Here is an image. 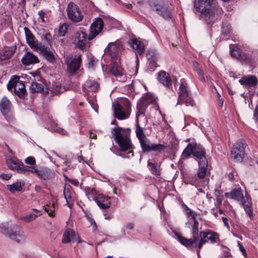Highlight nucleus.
<instances>
[{
	"mask_svg": "<svg viewBox=\"0 0 258 258\" xmlns=\"http://www.w3.org/2000/svg\"><path fill=\"white\" fill-rule=\"evenodd\" d=\"M192 155L199 164L208 163L205 150L200 145L195 144Z\"/></svg>",
	"mask_w": 258,
	"mask_h": 258,
	"instance_id": "18",
	"label": "nucleus"
},
{
	"mask_svg": "<svg viewBox=\"0 0 258 258\" xmlns=\"http://www.w3.org/2000/svg\"><path fill=\"white\" fill-rule=\"evenodd\" d=\"M8 166L12 170H16L18 173H21L23 163H20L18 160L12 158L8 159L6 161Z\"/></svg>",
	"mask_w": 258,
	"mask_h": 258,
	"instance_id": "27",
	"label": "nucleus"
},
{
	"mask_svg": "<svg viewBox=\"0 0 258 258\" xmlns=\"http://www.w3.org/2000/svg\"><path fill=\"white\" fill-rule=\"evenodd\" d=\"M196 71L198 74L199 80L202 82H204L205 79L203 71L201 69V68H198L196 69Z\"/></svg>",
	"mask_w": 258,
	"mask_h": 258,
	"instance_id": "51",
	"label": "nucleus"
},
{
	"mask_svg": "<svg viewBox=\"0 0 258 258\" xmlns=\"http://www.w3.org/2000/svg\"><path fill=\"white\" fill-rule=\"evenodd\" d=\"M41 215L42 213H39V214H34V213L32 212H29V213L21 216L20 219L24 222L30 223Z\"/></svg>",
	"mask_w": 258,
	"mask_h": 258,
	"instance_id": "37",
	"label": "nucleus"
},
{
	"mask_svg": "<svg viewBox=\"0 0 258 258\" xmlns=\"http://www.w3.org/2000/svg\"><path fill=\"white\" fill-rule=\"evenodd\" d=\"M118 102L124 110L131 111V103L128 99L126 98H121Z\"/></svg>",
	"mask_w": 258,
	"mask_h": 258,
	"instance_id": "44",
	"label": "nucleus"
},
{
	"mask_svg": "<svg viewBox=\"0 0 258 258\" xmlns=\"http://www.w3.org/2000/svg\"><path fill=\"white\" fill-rule=\"evenodd\" d=\"M11 102L7 97L3 98L0 102V110L3 114L8 112L11 107Z\"/></svg>",
	"mask_w": 258,
	"mask_h": 258,
	"instance_id": "34",
	"label": "nucleus"
},
{
	"mask_svg": "<svg viewBox=\"0 0 258 258\" xmlns=\"http://www.w3.org/2000/svg\"><path fill=\"white\" fill-rule=\"evenodd\" d=\"M24 183L22 181H17L13 184L7 185V189L11 192L15 193L16 191L20 192L23 190Z\"/></svg>",
	"mask_w": 258,
	"mask_h": 258,
	"instance_id": "32",
	"label": "nucleus"
},
{
	"mask_svg": "<svg viewBox=\"0 0 258 258\" xmlns=\"http://www.w3.org/2000/svg\"><path fill=\"white\" fill-rule=\"evenodd\" d=\"M111 135L118 144L119 150L125 151L133 148V145L130 138L131 130L129 128L114 127L111 130Z\"/></svg>",
	"mask_w": 258,
	"mask_h": 258,
	"instance_id": "3",
	"label": "nucleus"
},
{
	"mask_svg": "<svg viewBox=\"0 0 258 258\" xmlns=\"http://www.w3.org/2000/svg\"><path fill=\"white\" fill-rule=\"evenodd\" d=\"M82 55H76L72 59V57L67 56L65 59V62L67 64V70L71 74L75 73L80 68L81 64Z\"/></svg>",
	"mask_w": 258,
	"mask_h": 258,
	"instance_id": "14",
	"label": "nucleus"
},
{
	"mask_svg": "<svg viewBox=\"0 0 258 258\" xmlns=\"http://www.w3.org/2000/svg\"><path fill=\"white\" fill-rule=\"evenodd\" d=\"M178 101L177 104H185L186 106H194L195 102L192 99L187 84L184 79L180 80V84L178 91Z\"/></svg>",
	"mask_w": 258,
	"mask_h": 258,
	"instance_id": "4",
	"label": "nucleus"
},
{
	"mask_svg": "<svg viewBox=\"0 0 258 258\" xmlns=\"http://www.w3.org/2000/svg\"><path fill=\"white\" fill-rule=\"evenodd\" d=\"M43 90L42 85L38 83L33 82L31 84L30 90L31 93H38L42 91Z\"/></svg>",
	"mask_w": 258,
	"mask_h": 258,
	"instance_id": "42",
	"label": "nucleus"
},
{
	"mask_svg": "<svg viewBox=\"0 0 258 258\" xmlns=\"http://www.w3.org/2000/svg\"><path fill=\"white\" fill-rule=\"evenodd\" d=\"M71 240L74 241H76L78 243H81L82 241L78 233H77L74 230L68 228L67 229L62 235V243H68L71 241Z\"/></svg>",
	"mask_w": 258,
	"mask_h": 258,
	"instance_id": "16",
	"label": "nucleus"
},
{
	"mask_svg": "<svg viewBox=\"0 0 258 258\" xmlns=\"http://www.w3.org/2000/svg\"><path fill=\"white\" fill-rule=\"evenodd\" d=\"M147 166L151 172L155 175L161 174V168L160 163H154L151 161H148Z\"/></svg>",
	"mask_w": 258,
	"mask_h": 258,
	"instance_id": "29",
	"label": "nucleus"
},
{
	"mask_svg": "<svg viewBox=\"0 0 258 258\" xmlns=\"http://www.w3.org/2000/svg\"><path fill=\"white\" fill-rule=\"evenodd\" d=\"M239 83L246 87H252L257 85L258 80L254 76L247 75L242 77L239 80Z\"/></svg>",
	"mask_w": 258,
	"mask_h": 258,
	"instance_id": "21",
	"label": "nucleus"
},
{
	"mask_svg": "<svg viewBox=\"0 0 258 258\" xmlns=\"http://www.w3.org/2000/svg\"><path fill=\"white\" fill-rule=\"evenodd\" d=\"M156 97L151 93L145 94L138 101L137 104V113L138 115L145 116L146 109L149 104L156 102Z\"/></svg>",
	"mask_w": 258,
	"mask_h": 258,
	"instance_id": "7",
	"label": "nucleus"
},
{
	"mask_svg": "<svg viewBox=\"0 0 258 258\" xmlns=\"http://www.w3.org/2000/svg\"><path fill=\"white\" fill-rule=\"evenodd\" d=\"M142 149L144 152H149L151 151L160 153L166 149V146L161 144L152 143L146 137L139 141Z\"/></svg>",
	"mask_w": 258,
	"mask_h": 258,
	"instance_id": "12",
	"label": "nucleus"
},
{
	"mask_svg": "<svg viewBox=\"0 0 258 258\" xmlns=\"http://www.w3.org/2000/svg\"><path fill=\"white\" fill-rule=\"evenodd\" d=\"M40 52L44 56V57L49 62L53 63L55 61V57L53 52L50 50L48 47H46L44 44L40 45V47L38 49Z\"/></svg>",
	"mask_w": 258,
	"mask_h": 258,
	"instance_id": "24",
	"label": "nucleus"
},
{
	"mask_svg": "<svg viewBox=\"0 0 258 258\" xmlns=\"http://www.w3.org/2000/svg\"><path fill=\"white\" fill-rule=\"evenodd\" d=\"M96 202L97 205L101 209H106L109 208L110 206V203H104L101 201V200H96Z\"/></svg>",
	"mask_w": 258,
	"mask_h": 258,
	"instance_id": "47",
	"label": "nucleus"
},
{
	"mask_svg": "<svg viewBox=\"0 0 258 258\" xmlns=\"http://www.w3.org/2000/svg\"><path fill=\"white\" fill-rule=\"evenodd\" d=\"M47 127L52 132H56L62 135H66L67 134L66 131L62 128L58 127L57 123L52 120L49 121L47 123Z\"/></svg>",
	"mask_w": 258,
	"mask_h": 258,
	"instance_id": "31",
	"label": "nucleus"
},
{
	"mask_svg": "<svg viewBox=\"0 0 258 258\" xmlns=\"http://www.w3.org/2000/svg\"><path fill=\"white\" fill-rule=\"evenodd\" d=\"M123 48L121 43L119 41L110 42L105 48V52L111 56V60H120V55Z\"/></svg>",
	"mask_w": 258,
	"mask_h": 258,
	"instance_id": "10",
	"label": "nucleus"
},
{
	"mask_svg": "<svg viewBox=\"0 0 258 258\" xmlns=\"http://www.w3.org/2000/svg\"><path fill=\"white\" fill-rule=\"evenodd\" d=\"M152 58L150 59V58H148L150 64H151L153 67H156L157 66V63L155 61V59H156V57L155 56H154L153 55H152Z\"/></svg>",
	"mask_w": 258,
	"mask_h": 258,
	"instance_id": "57",
	"label": "nucleus"
},
{
	"mask_svg": "<svg viewBox=\"0 0 258 258\" xmlns=\"http://www.w3.org/2000/svg\"><path fill=\"white\" fill-rule=\"evenodd\" d=\"M67 27L65 24H60L58 26V32L59 35L61 36H64L67 32Z\"/></svg>",
	"mask_w": 258,
	"mask_h": 258,
	"instance_id": "48",
	"label": "nucleus"
},
{
	"mask_svg": "<svg viewBox=\"0 0 258 258\" xmlns=\"http://www.w3.org/2000/svg\"><path fill=\"white\" fill-rule=\"evenodd\" d=\"M6 232H7V234L11 239L19 243L24 242L25 236L22 229L20 226L14 225L11 227L9 231L5 230L3 233L6 234Z\"/></svg>",
	"mask_w": 258,
	"mask_h": 258,
	"instance_id": "11",
	"label": "nucleus"
},
{
	"mask_svg": "<svg viewBox=\"0 0 258 258\" xmlns=\"http://www.w3.org/2000/svg\"><path fill=\"white\" fill-rule=\"evenodd\" d=\"M39 62L38 57L31 52H27L22 58V62L25 66L34 64Z\"/></svg>",
	"mask_w": 258,
	"mask_h": 258,
	"instance_id": "23",
	"label": "nucleus"
},
{
	"mask_svg": "<svg viewBox=\"0 0 258 258\" xmlns=\"http://www.w3.org/2000/svg\"><path fill=\"white\" fill-rule=\"evenodd\" d=\"M231 55L234 58H238L240 56V52L239 48L233 44L229 45Z\"/></svg>",
	"mask_w": 258,
	"mask_h": 258,
	"instance_id": "43",
	"label": "nucleus"
},
{
	"mask_svg": "<svg viewBox=\"0 0 258 258\" xmlns=\"http://www.w3.org/2000/svg\"><path fill=\"white\" fill-rule=\"evenodd\" d=\"M140 116H143V115H138V114H136V120L137 126L136 130V134L139 141L146 137L144 133L143 128L139 125V119Z\"/></svg>",
	"mask_w": 258,
	"mask_h": 258,
	"instance_id": "35",
	"label": "nucleus"
},
{
	"mask_svg": "<svg viewBox=\"0 0 258 258\" xmlns=\"http://www.w3.org/2000/svg\"><path fill=\"white\" fill-rule=\"evenodd\" d=\"M69 181L72 184L76 186H78L79 185V182L78 180L76 179H69Z\"/></svg>",
	"mask_w": 258,
	"mask_h": 258,
	"instance_id": "61",
	"label": "nucleus"
},
{
	"mask_svg": "<svg viewBox=\"0 0 258 258\" xmlns=\"http://www.w3.org/2000/svg\"><path fill=\"white\" fill-rule=\"evenodd\" d=\"M15 50V46L5 47L0 50V61L9 59L14 53Z\"/></svg>",
	"mask_w": 258,
	"mask_h": 258,
	"instance_id": "26",
	"label": "nucleus"
},
{
	"mask_svg": "<svg viewBox=\"0 0 258 258\" xmlns=\"http://www.w3.org/2000/svg\"><path fill=\"white\" fill-rule=\"evenodd\" d=\"M242 205L245 212L247 213V214L250 218H252L253 217V213L251 210V203L248 202L247 203L244 202L242 203Z\"/></svg>",
	"mask_w": 258,
	"mask_h": 258,
	"instance_id": "45",
	"label": "nucleus"
},
{
	"mask_svg": "<svg viewBox=\"0 0 258 258\" xmlns=\"http://www.w3.org/2000/svg\"><path fill=\"white\" fill-rule=\"evenodd\" d=\"M48 205L46 207H44V209L45 212H48V215L50 217H52L54 216L53 212L54 211V204H53L52 205V208L50 209H49L48 208Z\"/></svg>",
	"mask_w": 258,
	"mask_h": 258,
	"instance_id": "52",
	"label": "nucleus"
},
{
	"mask_svg": "<svg viewBox=\"0 0 258 258\" xmlns=\"http://www.w3.org/2000/svg\"><path fill=\"white\" fill-rule=\"evenodd\" d=\"M194 11L208 25H213L218 21L223 11L216 0H195Z\"/></svg>",
	"mask_w": 258,
	"mask_h": 258,
	"instance_id": "1",
	"label": "nucleus"
},
{
	"mask_svg": "<svg viewBox=\"0 0 258 258\" xmlns=\"http://www.w3.org/2000/svg\"><path fill=\"white\" fill-rule=\"evenodd\" d=\"M67 15L70 20L72 22L77 23L81 22L83 18L79 7L73 2H70L67 9Z\"/></svg>",
	"mask_w": 258,
	"mask_h": 258,
	"instance_id": "13",
	"label": "nucleus"
},
{
	"mask_svg": "<svg viewBox=\"0 0 258 258\" xmlns=\"http://www.w3.org/2000/svg\"><path fill=\"white\" fill-rule=\"evenodd\" d=\"M63 196L68 207L71 208L74 200V193L70 185H65L63 189Z\"/></svg>",
	"mask_w": 258,
	"mask_h": 258,
	"instance_id": "25",
	"label": "nucleus"
},
{
	"mask_svg": "<svg viewBox=\"0 0 258 258\" xmlns=\"http://www.w3.org/2000/svg\"><path fill=\"white\" fill-rule=\"evenodd\" d=\"M116 77L117 78V80L118 81L122 82H125L126 79V76H125V74L124 73V72L122 73V74H120L119 75L116 76Z\"/></svg>",
	"mask_w": 258,
	"mask_h": 258,
	"instance_id": "56",
	"label": "nucleus"
},
{
	"mask_svg": "<svg viewBox=\"0 0 258 258\" xmlns=\"http://www.w3.org/2000/svg\"><path fill=\"white\" fill-rule=\"evenodd\" d=\"M103 21L100 18L95 19L90 26L89 36L82 31H78L72 36V42L75 46L81 50H86L89 47L88 40L93 39L101 31L103 27Z\"/></svg>",
	"mask_w": 258,
	"mask_h": 258,
	"instance_id": "2",
	"label": "nucleus"
},
{
	"mask_svg": "<svg viewBox=\"0 0 258 258\" xmlns=\"http://www.w3.org/2000/svg\"><path fill=\"white\" fill-rule=\"evenodd\" d=\"M201 239L199 240L198 245L197 255L200 258V251L203 245L209 240L211 243H215L219 241V236L217 233L211 230L202 231L200 232Z\"/></svg>",
	"mask_w": 258,
	"mask_h": 258,
	"instance_id": "6",
	"label": "nucleus"
},
{
	"mask_svg": "<svg viewBox=\"0 0 258 258\" xmlns=\"http://www.w3.org/2000/svg\"><path fill=\"white\" fill-rule=\"evenodd\" d=\"M9 91L14 88L15 93L20 97H23L26 92L25 85L23 81H20V78L17 76H13L7 85Z\"/></svg>",
	"mask_w": 258,
	"mask_h": 258,
	"instance_id": "8",
	"label": "nucleus"
},
{
	"mask_svg": "<svg viewBox=\"0 0 258 258\" xmlns=\"http://www.w3.org/2000/svg\"><path fill=\"white\" fill-rule=\"evenodd\" d=\"M231 31V27L229 25L227 24H223L221 28V32L222 34L227 35Z\"/></svg>",
	"mask_w": 258,
	"mask_h": 258,
	"instance_id": "49",
	"label": "nucleus"
},
{
	"mask_svg": "<svg viewBox=\"0 0 258 258\" xmlns=\"http://www.w3.org/2000/svg\"><path fill=\"white\" fill-rule=\"evenodd\" d=\"M52 93L53 94L57 95L62 92V88L60 85L54 84L52 85Z\"/></svg>",
	"mask_w": 258,
	"mask_h": 258,
	"instance_id": "46",
	"label": "nucleus"
},
{
	"mask_svg": "<svg viewBox=\"0 0 258 258\" xmlns=\"http://www.w3.org/2000/svg\"><path fill=\"white\" fill-rule=\"evenodd\" d=\"M110 198L108 197H106V196H101V198L99 199V200H101V201L104 202V203H109V200Z\"/></svg>",
	"mask_w": 258,
	"mask_h": 258,
	"instance_id": "64",
	"label": "nucleus"
},
{
	"mask_svg": "<svg viewBox=\"0 0 258 258\" xmlns=\"http://www.w3.org/2000/svg\"><path fill=\"white\" fill-rule=\"evenodd\" d=\"M182 208L183 211L185 212L186 215L188 216H189V215L192 214L194 212L185 204L182 205Z\"/></svg>",
	"mask_w": 258,
	"mask_h": 258,
	"instance_id": "54",
	"label": "nucleus"
},
{
	"mask_svg": "<svg viewBox=\"0 0 258 258\" xmlns=\"http://www.w3.org/2000/svg\"><path fill=\"white\" fill-rule=\"evenodd\" d=\"M199 169L197 173V176L200 179H203L207 174L208 163L199 164Z\"/></svg>",
	"mask_w": 258,
	"mask_h": 258,
	"instance_id": "36",
	"label": "nucleus"
},
{
	"mask_svg": "<svg viewBox=\"0 0 258 258\" xmlns=\"http://www.w3.org/2000/svg\"><path fill=\"white\" fill-rule=\"evenodd\" d=\"M43 39L44 40L47 41L48 44H50V42L52 40V36L49 33H46L43 35Z\"/></svg>",
	"mask_w": 258,
	"mask_h": 258,
	"instance_id": "55",
	"label": "nucleus"
},
{
	"mask_svg": "<svg viewBox=\"0 0 258 258\" xmlns=\"http://www.w3.org/2000/svg\"><path fill=\"white\" fill-rule=\"evenodd\" d=\"M246 144L243 139H240L237 140L234 144L231 151L232 157L237 161L241 162L245 154V148Z\"/></svg>",
	"mask_w": 258,
	"mask_h": 258,
	"instance_id": "9",
	"label": "nucleus"
},
{
	"mask_svg": "<svg viewBox=\"0 0 258 258\" xmlns=\"http://www.w3.org/2000/svg\"><path fill=\"white\" fill-rule=\"evenodd\" d=\"M222 221L224 223V225L228 228H229V226L228 224V220L227 218L223 217L222 218Z\"/></svg>",
	"mask_w": 258,
	"mask_h": 258,
	"instance_id": "63",
	"label": "nucleus"
},
{
	"mask_svg": "<svg viewBox=\"0 0 258 258\" xmlns=\"http://www.w3.org/2000/svg\"><path fill=\"white\" fill-rule=\"evenodd\" d=\"M128 44L135 51L136 54H139L140 56L143 55L145 48L142 41L137 39H132L128 41Z\"/></svg>",
	"mask_w": 258,
	"mask_h": 258,
	"instance_id": "20",
	"label": "nucleus"
},
{
	"mask_svg": "<svg viewBox=\"0 0 258 258\" xmlns=\"http://www.w3.org/2000/svg\"><path fill=\"white\" fill-rule=\"evenodd\" d=\"M229 193H225V196L227 197ZM230 198L233 200L241 201L243 200L244 197L242 189L240 188L233 189L230 193Z\"/></svg>",
	"mask_w": 258,
	"mask_h": 258,
	"instance_id": "30",
	"label": "nucleus"
},
{
	"mask_svg": "<svg viewBox=\"0 0 258 258\" xmlns=\"http://www.w3.org/2000/svg\"><path fill=\"white\" fill-rule=\"evenodd\" d=\"M113 107L115 116L118 119L123 120L128 118L131 111L124 110L118 102H114Z\"/></svg>",
	"mask_w": 258,
	"mask_h": 258,
	"instance_id": "17",
	"label": "nucleus"
},
{
	"mask_svg": "<svg viewBox=\"0 0 258 258\" xmlns=\"http://www.w3.org/2000/svg\"><path fill=\"white\" fill-rule=\"evenodd\" d=\"M158 79L164 86L169 87L171 85V79L168 73L161 71L158 73Z\"/></svg>",
	"mask_w": 258,
	"mask_h": 258,
	"instance_id": "28",
	"label": "nucleus"
},
{
	"mask_svg": "<svg viewBox=\"0 0 258 258\" xmlns=\"http://www.w3.org/2000/svg\"><path fill=\"white\" fill-rule=\"evenodd\" d=\"M25 162L27 164L34 165L36 164V160L33 157L29 156L25 159Z\"/></svg>",
	"mask_w": 258,
	"mask_h": 258,
	"instance_id": "50",
	"label": "nucleus"
},
{
	"mask_svg": "<svg viewBox=\"0 0 258 258\" xmlns=\"http://www.w3.org/2000/svg\"><path fill=\"white\" fill-rule=\"evenodd\" d=\"M12 175L10 174H2L0 175V177L4 180H9L11 178Z\"/></svg>",
	"mask_w": 258,
	"mask_h": 258,
	"instance_id": "59",
	"label": "nucleus"
},
{
	"mask_svg": "<svg viewBox=\"0 0 258 258\" xmlns=\"http://www.w3.org/2000/svg\"><path fill=\"white\" fill-rule=\"evenodd\" d=\"M176 235L177 236L178 241L187 248L191 249H193L195 248H198V247L196 246V245L198 244V242L194 240V238H191V239H187L178 233H176Z\"/></svg>",
	"mask_w": 258,
	"mask_h": 258,
	"instance_id": "22",
	"label": "nucleus"
},
{
	"mask_svg": "<svg viewBox=\"0 0 258 258\" xmlns=\"http://www.w3.org/2000/svg\"><path fill=\"white\" fill-rule=\"evenodd\" d=\"M195 144L189 143L186 148L184 149L182 153L183 157L187 158L189 157L191 154H193Z\"/></svg>",
	"mask_w": 258,
	"mask_h": 258,
	"instance_id": "39",
	"label": "nucleus"
},
{
	"mask_svg": "<svg viewBox=\"0 0 258 258\" xmlns=\"http://www.w3.org/2000/svg\"><path fill=\"white\" fill-rule=\"evenodd\" d=\"M118 156L123 158H131L134 156L133 152L132 150L129 151L126 154L120 153Z\"/></svg>",
	"mask_w": 258,
	"mask_h": 258,
	"instance_id": "53",
	"label": "nucleus"
},
{
	"mask_svg": "<svg viewBox=\"0 0 258 258\" xmlns=\"http://www.w3.org/2000/svg\"><path fill=\"white\" fill-rule=\"evenodd\" d=\"M199 223L193 224L191 227V233L192 238L194 239V240L197 242L199 240Z\"/></svg>",
	"mask_w": 258,
	"mask_h": 258,
	"instance_id": "40",
	"label": "nucleus"
},
{
	"mask_svg": "<svg viewBox=\"0 0 258 258\" xmlns=\"http://www.w3.org/2000/svg\"><path fill=\"white\" fill-rule=\"evenodd\" d=\"M55 172L46 167L39 168L37 176L44 180H50L54 178Z\"/></svg>",
	"mask_w": 258,
	"mask_h": 258,
	"instance_id": "19",
	"label": "nucleus"
},
{
	"mask_svg": "<svg viewBox=\"0 0 258 258\" xmlns=\"http://www.w3.org/2000/svg\"><path fill=\"white\" fill-rule=\"evenodd\" d=\"M22 167V169L21 173L27 174L29 172H32L36 174L37 175H38L39 168H37L35 166H25L23 164Z\"/></svg>",
	"mask_w": 258,
	"mask_h": 258,
	"instance_id": "41",
	"label": "nucleus"
},
{
	"mask_svg": "<svg viewBox=\"0 0 258 258\" xmlns=\"http://www.w3.org/2000/svg\"><path fill=\"white\" fill-rule=\"evenodd\" d=\"M118 60H112L111 67L110 69L111 73L114 76L122 74L123 71L118 64Z\"/></svg>",
	"mask_w": 258,
	"mask_h": 258,
	"instance_id": "33",
	"label": "nucleus"
},
{
	"mask_svg": "<svg viewBox=\"0 0 258 258\" xmlns=\"http://www.w3.org/2000/svg\"><path fill=\"white\" fill-rule=\"evenodd\" d=\"M237 243H238V246L240 250L242 252V254L244 255H245L246 251H245V248H244V247L243 246L242 244L239 241H238Z\"/></svg>",
	"mask_w": 258,
	"mask_h": 258,
	"instance_id": "60",
	"label": "nucleus"
},
{
	"mask_svg": "<svg viewBox=\"0 0 258 258\" xmlns=\"http://www.w3.org/2000/svg\"><path fill=\"white\" fill-rule=\"evenodd\" d=\"M26 39L29 46L35 51H38L43 43L39 42L31 31L27 27L24 29Z\"/></svg>",
	"mask_w": 258,
	"mask_h": 258,
	"instance_id": "15",
	"label": "nucleus"
},
{
	"mask_svg": "<svg viewBox=\"0 0 258 258\" xmlns=\"http://www.w3.org/2000/svg\"><path fill=\"white\" fill-rule=\"evenodd\" d=\"M85 86L92 92H96L99 89V85L97 82L94 81L88 80L85 82Z\"/></svg>",
	"mask_w": 258,
	"mask_h": 258,
	"instance_id": "38",
	"label": "nucleus"
},
{
	"mask_svg": "<svg viewBox=\"0 0 258 258\" xmlns=\"http://www.w3.org/2000/svg\"><path fill=\"white\" fill-rule=\"evenodd\" d=\"M38 15L41 19V21L43 23H45V20L44 19V17L45 16V12L43 11H40L38 12Z\"/></svg>",
	"mask_w": 258,
	"mask_h": 258,
	"instance_id": "62",
	"label": "nucleus"
},
{
	"mask_svg": "<svg viewBox=\"0 0 258 258\" xmlns=\"http://www.w3.org/2000/svg\"><path fill=\"white\" fill-rule=\"evenodd\" d=\"M253 118L256 122L258 121V105L255 108Z\"/></svg>",
	"mask_w": 258,
	"mask_h": 258,
	"instance_id": "58",
	"label": "nucleus"
},
{
	"mask_svg": "<svg viewBox=\"0 0 258 258\" xmlns=\"http://www.w3.org/2000/svg\"><path fill=\"white\" fill-rule=\"evenodd\" d=\"M150 7L161 16L163 18L167 19L171 17V12L168 5L163 0H149Z\"/></svg>",
	"mask_w": 258,
	"mask_h": 258,
	"instance_id": "5",
	"label": "nucleus"
}]
</instances>
